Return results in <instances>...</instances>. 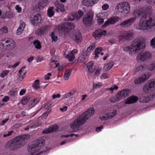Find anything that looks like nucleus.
<instances>
[{"mask_svg": "<svg viewBox=\"0 0 155 155\" xmlns=\"http://www.w3.org/2000/svg\"><path fill=\"white\" fill-rule=\"evenodd\" d=\"M94 113V110L93 108L88 109L85 111L79 114L74 121L70 125L71 128L73 132L78 130L80 126L84 125L87 120Z\"/></svg>", "mask_w": 155, "mask_h": 155, "instance_id": "f257e3e1", "label": "nucleus"}, {"mask_svg": "<svg viewBox=\"0 0 155 155\" xmlns=\"http://www.w3.org/2000/svg\"><path fill=\"white\" fill-rule=\"evenodd\" d=\"M28 137V135L26 134L16 137L13 140L9 141L6 144L5 147L11 150H14L18 147L23 146Z\"/></svg>", "mask_w": 155, "mask_h": 155, "instance_id": "f03ea898", "label": "nucleus"}, {"mask_svg": "<svg viewBox=\"0 0 155 155\" xmlns=\"http://www.w3.org/2000/svg\"><path fill=\"white\" fill-rule=\"evenodd\" d=\"M155 20L148 16L141 18L140 20L139 23L137 26V29L142 30H145L151 28H155Z\"/></svg>", "mask_w": 155, "mask_h": 155, "instance_id": "7ed1b4c3", "label": "nucleus"}, {"mask_svg": "<svg viewBox=\"0 0 155 155\" xmlns=\"http://www.w3.org/2000/svg\"><path fill=\"white\" fill-rule=\"evenodd\" d=\"M74 24L71 22H64L58 25L56 28V30L59 33L64 34L67 36L69 34L70 31L74 28Z\"/></svg>", "mask_w": 155, "mask_h": 155, "instance_id": "20e7f679", "label": "nucleus"}, {"mask_svg": "<svg viewBox=\"0 0 155 155\" xmlns=\"http://www.w3.org/2000/svg\"><path fill=\"white\" fill-rule=\"evenodd\" d=\"M45 144V142L43 140H38L36 141L32 142L28 144L27 147L28 151L31 153V155L38 151L41 149L42 146Z\"/></svg>", "mask_w": 155, "mask_h": 155, "instance_id": "39448f33", "label": "nucleus"}, {"mask_svg": "<svg viewBox=\"0 0 155 155\" xmlns=\"http://www.w3.org/2000/svg\"><path fill=\"white\" fill-rule=\"evenodd\" d=\"M3 42L0 43V50L2 51L13 49L16 45L14 41L11 39H5Z\"/></svg>", "mask_w": 155, "mask_h": 155, "instance_id": "423d86ee", "label": "nucleus"}, {"mask_svg": "<svg viewBox=\"0 0 155 155\" xmlns=\"http://www.w3.org/2000/svg\"><path fill=\"white\" fill-rule=\"evenodd\" d=\"M130 4L126 2H120L118 4L115 10L116 12H121L123 14H127L130 10Z\"/></svg>", "mask_w": 155, "mask_h": 155, "instance_id": "0eeeda50", "label": "nucleus"}, {"mask_svg": "<svg viewBox=\"0 0 155 155\" xmlns=\"http://www.w3.org/2000/svg\"><path fill=\"white\" fill-rule=\"evenodd\" d=\"M145 46L144 41L140 39H135L131 43V47L134 49L136 52L141 49L144 48Z\"/></svg>", "mask_w": 155, "mask_h": 155, "instance_id": "6e6552de", "label": "nucleus"}, {"mask_svg": "<svg viewBox=\"0 0 155 155\" xmlns=\"http://www.w3.org/2000/svg\"><path fill=\"white\" fill-rule=\"evenodd\" d=\"M155 90V79L148 81L144 85L143 91L146 93L152 92Z\"/></svg>", "mask_w": 155, "mask_h": 155, "instance_id": "1a4fd4ad", "label": "nucleus"}, {"mask_svg": "<svg viewBox=\"0 0 155 155\" xmlns=\"http://www.w3.org/2000/svg\"><path fill=\"white\" fill-rule=\"evenodd\" d=\"M133 15L134 17V18H136V20L137 17L141 16L142 18L147 17H148L146 12L143 8L135 9L133 12Z\"/></svg>", "mask_w": 155, "mask_h": 155, "instance_id": "9d476101", "label": "nucleus"}, {"mask_svg": "<svg viewBox=\"0 0 155 155\" xmlns=\"http://www.w3.org/2000/svg\"><path fill=\"white\" fill-rule=\"evenodd\" d=\"M151 57V54L149 52L140 53L137 56V60L138 61H143L147 59H149Z\"/></svg>", "mask_w": 155, "mask_h": 155, "instance_id": "9b49d317", "label": "nucleus"}, {"mask_svg": "<svg viewBox=\"0 0 155 155\" xmlns=\"http://www.w3.org/2000/svg\"><path fill=\"white\" fill-rule=\"evenodd\" d=\"M120 19V18L117 16H115L110 18L105 21L102 26V27L105 28L110 25L114 24L117 22L119 21Z\"/></svg>", "mask_w": 155, "mask_h": 155, "instance_id": "f8f14e48", "label": "nucleus"}, {"mask_svg": "<svg viewBox=\"0 0 155 155\" xmlns=\"http://www.w3.org/2000/svg\"><path fill=\"white\" fill-rule=\"evenodd\" d=\"M31 23L34 26H38L42 22L41 17V14H38L31 18Z\"/></svg>", "mask_w": 155, "mask_h": 155, "instance_id": "ddd939ff", "label": "nucleus"}, {"mask_svg": "<svg viewBox=\"0 0 155 155\" xmlns=\"http://www.w3.org/2000/svg\"><path fill=\"white\" fill-rule=\"evenodd\" d=\"M130 91L129 89H125L119 92L116 95L117 99L116 101L119 100L123 97H125L128 96Z\"/></svg>", "mask_w": 155, "mask_h": 155, "instance_id": "4468645a", "label": "nucleus"}, {"mask_svg": "<svg viewBox=\"0 0 155 155\" xmlns=\"http://www.w3.org/2000/svg\"><path fill=\"white\" fill-rule=\"evenodd\" d=\"M93 16L92 15L87 14L84 16L83 18L84 24L87 26H89L92 23Z\"/></svg>", "mask_w": 155, "mask_h": 155, "instance_id": "2eb2a0df", "label": "nucleus"}, {"mask_svg": "<svg viewBox=\"0 0 155 155\" xmlns=\"http://www.w3.org/2000/svg\"><path fill=\"white\" fill-rule=\"evenodd\" d=\"M136 21L135 18H131L124 21L120 24L122 27H128L130 26Z\"/></svg>", "mask_w": 155, "mask_h": 155, "instance_id": "dca6fc26", "label": "nucleus"}, {"mask_svg": "<svg viewBox=\"0 0 155 155\" xmlns=\"http://www.w3.org/2000/svg\"><path fill=\"white\" fill-rule=\"evenodd\" d=\"M149 78L148 75L144 74L143 77L136 78L134 80V83L136 84H140L145 82Z\"/></svg>", "mask_w": 155, "mask_h": 155, "instance_id": "f3484780", "label": "nucleus"}, {"mask_svg": "<svg viewBox=\"0 0 155 155\" xmlns=\"http://www.w3.org/2000/svg\"><path fill=\"white\" fill-rule=\"evenodd\" d=\"M55 7H56L55 10L57 12H59L60 11L63 13L65 12L64 5L62 3L56 1L54 3Z\"/></svg>", "mask_w": 155, "mask_h": 155, "instance_id": "a211bd4d", "label": "nucleus"}, {"mask_svg": "<svg viewBox=\"0 0 155 155\" xmlns=\"http://www.w3.org/2000/svg\"><path fill=\"white\" fill-rule=\"evenodd\" d=\"M138 100V97L134 95L129 97L124 102L125 104H130L136 102Z\"/></svg>", "mask_w": 155, "mask_h": 155, "instance_id": "6ab92c4d", "label": "nucleus"}, {"mask_svg": "<svg viewBox=\"0 0 155 155\" xmlns=\"http://www.w3.org/2000/svg\"><path fill=\"white\" fill-rule=\"evenodd\" d=\"M51 0H41V2L38 3L36 6L39 9L43 8L44 7L48 5Z\"/></svg>", "mask_w": 155, "mask_h": 155, "instance_id": "aec40b11", "label": "nucleus"}, {"mask_svg": "<svg viewBox=\"0 0 155 155\" xmlns=\"http://www.w3.org/2000/svg\"><path fill=\"white\" fill-rule=\"evenodd\" d=\"M95 48V44L94 43H92L89 45L85 51L84 52V55L86 56H89L91 54V52L93 51Z\"/></svg>", "mask_w": 155, "mask_h": 155, "instance_id": "412c9836", "label": "nucleus"}, {"mask_svg": "<svg viewBox=\"0 0 155 155\" xmlns=\"http://www.w3.org/2000/svg\"><path fill=\"white\" fill-rule=\"evenodd\" d=\"M73 40L77 44L81 43L82 39L81 33L78 32L75 33L73 35Z\"/></svg>", "mask_w": 155, "mask_h": 155, "instance_id": "4be33fe9", "label": "nucleus"}, {"mask_svg": "<svg viewBox=\"0 0 155 155\" xmlns=\"http://www.w3.org/2000/svg\"><path fill=\"white\" fill-rule=\"evenodd\" d=\"M99 0H82L83 5L86 6H91L97 2Z\"/></svg>", "mask_w": 155, "mask_h": 155, "instance_id": "5701e85b", "label": "nucleus"}, {"mask_svg": "<svg viewBox=\"0 0 155 155\" xmlns=\"http://www.w3.org/2000/svg\"><path fill=\"white\" fill-rule=\"evenodd\" d=\"M106 34V31L104 30L102 31L98 32L97 31H95L93 33V35L95 38V39H97L100 38L102 35H105Z\"/></svg>", "mask_w": 155, "mask_h": 155, "instance_id": "b1692460", "label": "nucleus"}, {"mask_svg": "<svg viewBox=\"0 0 155 155\" xmlns=\"http://www.w3.org/2000/svg\"><path fill=\"white\" fill-rule=\"evenodd\" d=\"M94 63L93 61H91L86 64L87 68L88 69V71L91 73H93L95 70V68L93 67Z\"/></svg>", "mask_w": 155, "mask_h": 155, "instance_id": "393cba45", "label": "nucleus"}, {"mask_svg": "<svg viewBox=\"0 0 155 155\" xmlns=\"http://www.w3.org/2000/svg\"><path fill=\"white\" fill-rule=\"evenodd\" d=\"M55 7L51 6L48 8L47 10L48 16L49 17H51L55 13Z\"/></svg>", "mask_w": 155, "mask_h": 155, "instance_id": "a878e982", "label": "nucleus"}, {"mask_svg": "<svg viewBox=\"0 0 155 155\" xmlns=\"http://www.w3.org/2000/svg\"><path fill=\"white\" fill-rule=\"evenodd\" d=\"M33 44L35 47L37 49H40L41 48V45L40 41L38 40H35L33 42Z\"/></svg>", "mask_w": 155, "mask_h": 155, "instance_id": "bb28decb", "label": "nucleus"}, {"mask_svg": "<svg viewBox=\"0 0 155 155\" xmlns=\"http://www.w3.org/2000/svg\"><path fill=\"white\" fill-rule=\"evenodd\" d=\"M84 13L81 10H79L77 13L73 15V17L77 19H79L83 15Z\"/></svg>", "mask_w": 155, "mask_h": 155, "instance_id": "cd10ccee", "label": "nucleus"}, {"mask_svg": "<svg viewBox=\"0 0 155 155\" xmlns=\"http://www.w3.org/2000/svg\"><path fill=\"white\" fill-rule=\"evenodd\" d=\"M39 102V100L37 98H35L31 100L29 103V107L30 108L34 107Z\"/></svg>", "mask_w": 155, "mask_h": 155, "instance_id": "c85d7f7f", "label": "nucleus"}, {"mask_svg": "<svg viewBox=\"0 0 155 155\" xmlns=\"http://www.w3.org/2000/svg\"><path fill=\"white\" fill-rule=\"evenodd\" d=\"M104 15L103 13H100L98 14L97 16V17L98 18L97 19V22L98 23L100 24H102L104 22V18H101L103 17V15Z\"/></svg>", "mask_w": 155, "mask_h": 155, "instance_id": "c756f323", "label": "nucleus"}, {"mask_svg": "<svg viewBox=\"0 0 155 155\" xmlns=\"http://www.w3.org/2000/svg\"><path fill=\"white\" fill-rule=\"evenodd\" d=\"M114 63L112 62H109L106 64L104 67V69L106 71L109 70L113 66Z\"/></svg>", "mask_w": 155, "mask_h": 155, "instance_id": "7c9ffc66", "label": "nucleus"}, {"mask_svg": "<svg viewBox=\"0 0 155 155\" xmlns=\"http://www.w3.org/2000/svg\"><path fill=\"white\" fill-rule=\"evenodd\" d=\"M65 57L68 59L70 61H73L75 59V56L74 54H72L70 53L68 54H66L65 56Z\"/></svg>", "mask_w": 155, "mask_h": 155, "instance_id": "2f4dec72", "label": "nucleus"}, {"mask_svg": "<svg viewBox=\"0 0 155 155\" xmlns=\"http://www.w3.org/2000/svg\"><path fill=\"white\" fill-rule=\"evenodd\" d=\"M32 87L36 90H38L40 88L39 81L37 79L35 81L34 83L32 85Z\"/></svg>", "mask_w": 155, "mask_h": 155, "instance_id": "473e14b6", "label": "nucleus"}, {"mask_svg": "<svg viewBox=\"0 0 155 155\" xmlns=\"http://www.w3.org/2000/svg\"><path fill=\"white\" fill-rule=\"evenodd\" d=\"M29 99L27 96H24L21 101V103L23 105H26L29 102Z\"/></svg>", "mask_w": 155, "mask_h": 155, "instance_id": "72a5a7b5", "label": "nucleus"}, {"mask_svg": "<svg viewBox=\"0 0 155 155\" xmlns=\"http://www.w3.org/2000/svg\"><path fill=\"white\" fill-rule=\"evenodd\" d=\"M145 65H141L139 66H138L136 68L135 70V73L140 71H142L145 69Z\"/></svg>", "mask_w": 155, "mask_h": 155, "instance_id": "f704fd0d", "label": "nucleus"}, {"mask_svg": "<svg viewBox=\"0 0 155 155\" xmlns=\"http://www.w3.org/2000/svg\"><path fill=\"white\" fill-rule=\"evenodd\" d=\"M6 13L7 15H5V16H4L3 15L1 16V17L2 18L5 19L6 18H10L14 16V14L12 12H7Z\"/></svg>", "mask_w": 155, "mask_h": 155, "instance_id": "c9c22d12", "label": "nucleus"}, {"mask_svg": "<svg viewBox=\"0 0 155 155\" xmlns=\"http://www.w3.org/2000/svg\"><path fill=\"white\" fill-rule=\"evenodd\" d=\"M134 34L132 32L127 33L125 36V39L129 40H131L134 37Z\"/></svg>", "mask_w": 155, "mask_h": 155, "instance_id": "e433bc0d", "label": "nucleus"}, {"mask_svg": "<svg viewBox=\"0 0 155 155\" xmlns=\"http://www.w3.org/2000/svg\"><path fill=\"white\" fill-rule=\"evenodd\" d=\"M117 111L116 110H112L110 111V115L108 116L109 118H112L117 114Z\"/></svg>", "mask_w": 155, "mask_h": 155, "instance_id": "4c0bfd02", "label": "nucleus"}, {"mask_svg": "<svg viewBox=\"0 0 155 155\" xmlns=\"http://www.w3.org/2000/svg\"><path fill=\"white\" fill-rule=\"evenodd\" d=\"M147 69L148 70L151 71L155 70V61L153 62L148 66Z\"/></svg>", "mask_w": 155, "mask_h": 155, "instance_id": "58836bf2", "label": "nucleus"}, {"mask_svg": "<svg viewBox=\"0 0 155 155\" xmlns=\"http://www.w3.org/2000/svg\"><path fill=\"white\" fill-rule=\"evenodd\" d=\"M48 26H45L41 27L39 30V31L41 34H43L48 29Z\"/></svg>", "mask_w": 155, "mask_h": 155, "instance_id": "ea45409f", "label": "nucleus"}, {"mask_svg": "<svg viewBox=\"0 0 155 155\" xmlns=\"http://www.w3.org/2000/svg\"><path fill=\"white\" fill-rule=\"evenodd\" d=\"M18 76L21 77L22 79H23L25 77V71H22L21 69H20L18 71Z\"/></svg>", "mask_w": 155, "mask_h": 155, "instance_id": "a19ab883", "label": "nucleus"}, {"mask_svg": "<svg viewBox=\"0 0 155 155\" xmlns=\"http://www.w3.org/2000/svg\"><path fill=\"white\" fill-rule=\"evenodd\" d=\"M50 35L51 37L52 41H56L57 40L58 37L57 36L55 35L54 32H52Z\"/></svg>", "mask_w": 155, "mask_h": 155, "instance_id": "79ce46f5", "label": "nucleus"}, {"mask_svg": "<svg viewBox=\"0 0 155 155\" xmlns=\"http://www.w3.org/2000/svg\"><path fill=\"white\" fill-rule=\"evenodd\" d=\"M85 56L84 55V54L83 55L80 56L78 59V62L82 63L85 61L86 59Z\"/></svg>", "mask_w": 155, "mask_h": 155, "instance_id": "37998d69", "label": "nucleus"}, {"mask_svg": "<svg viewBox=\"0 0 155 155\" xmlns=\"http://www.w3.org/2000/svg\"><path fill=\"white\" fill-rule=\"evenodd\" d=\"M8 32L7 28L5 26H4L0 29V33L4 34Z\"/></svg>", "mask_w": 155, "mask_h": 155, "instance_id": "c03bdc74", "label": "nucleus"}, {"mask_svg": "<svg viewBox=\"0 0 155 155\" xmlns=\"http://www.w3.org/2000/svg\"><path fill=\"white\" fill-rule=\"evenodd\" d=\"M17 93L16 90L15 89H12L8 92V94L11 97L14 96Z\"/></svg>", "mask_w": 155, "mask_h": 155, "instance_id": "a18cd8bd", "label": "nucleus"}, {"mask_svg": "<svg viewBox=\"0 0 155 155\" xmlns=\"http://www.w3.org/2000/svg\"><path fill=\"white\" fill-rule=\"evenodd\" d=\"M58 126L57 125H54L52 127H50V129L51 132H56L58 129Z\"/></svg>", "mask_w": 155, "mask_h": 155, "instance_id": "49530a36", "label": "nucleus"}, {"mask_svg": "<svg viewBox=\"0 0 155 155\" xmlns=\"http://www.w3.org/2000/svg\"><path fill=\"white\" fill-rule=\"evenodd\" d=\"M13 133V130H10L8 131L7 132H5L3 135V136L4 137H6L11 136L12 134Z\"/></svg>", "mask_w": 155, "mask_h": 155, "instance_id": "de8ad7c7", "label": "nucleus"}, {"mask_svg": "<svg viewBox=\"0 0 155 155\" xmlns=\"http://www.w3.org/2000/svg\"><path fill=\"white\" fill-rule=\"evenodd\" d=\"M9 72L8 70L4 71L2 72L0 76L2 78H4L8 74Z\"/></svg>", "mask_w": 155, "mask_h": 155, "instance_id": "09e8293b", "label": "nucleus"}, {"mask_svg": "<svg viewBox=\"0 0 155 155\" xmlns=\"http://www.w3.org/2000/svg\"><path fill=\"white\" fill-rule=\"evenodd\" d=\"M149 101V99L147 97H143L140 99V101L141 102L144 103L147 102Z\"/></svg>", "mask_w": 155, "mask_h": 155, "instance_id": "8fccbe9b", "label": "nucleus"}, {"mask_svg": "<svg viewBox=\"0 0 155 155\" xmlns=\"http://www.w3.org/2000/svg\"><path fill=\"white\" fill-rule=\"evenodd\" d=\"M118 87L117 86H115L114 87H110L108 88L107 89L106 91H111V92H113L114 90H117L118 89Z\"/></svg>", "mask_w": 155, "mask_h": 155, "instance_id": "3c124183", "label": "nucleus"}, {"mask_svg": "<svg viewBox=\"0 0 155 155\" xmlns=\"http://www.w3.org/2000/svg\"><path fill=\"white\" fill-rule=\"evenodd\" d=\"M103 50V49L101 47L97 48L95 50V53L100 54L101 52Z\"/></svg>", "mask_w": 155, "mask_h": 155, "instance_id": "603ef678", "label": "nucleus"}, {"mask_svg": "<svg viewBox=\"0 0 155 155\" xmlns=\"http://www.w3.org/2000/svg\"><path fill=\"white\" fill-rule=\"evenodd\" d=\"M73 94L71 92H69L68 93H66L64 95V98H68V97H70L71 96L73 95Z\"/></svg>", "mask_w": 155, "mask_h": 155, "instance_id": "864d4df0", "label": "nucleus"}, {"mask_svg": "<svg viewBox=\"0 0 155 155\" xmlns=\"http://www.w3.org/2000/svg\"><path fill=\"white\" fill-rule=\"evenodd\" d=\"M15 10L18 13H20L21 11V8L18 5H16L15 7Z\"/></svg>", "mask_w": 155, "mask_h": 155, "instance_id": "5fc2aeb1", "label": "nucleus"}, {"mask_svg": "<svg viewBox=\"0 0 155 155\" xmlns=\"http://www.w3.org/2000/svg\"><path fill=\"white\" fill-rule=\"evenodd\" d=\"M24 30L20 28H18L17 31V34L18 35H21L23 32Z\"/></svg>", "mask_w": 155, "mask_h": 155, "instance_id": "6e6d98bb", "label": "nucleus"}, {"mask_svg": "<svg viewBox=\"0 0 155 155\" xmlns=\"http://www.w3.org/2000/svg\"><path fill=\"white\" fill-rule=\"evenodd\" d=\"M50 132H51V131H50V127H49L48 129H46L45 130H44L42 131V133L43 134H46L49 133Z\"/></svg>", "mask_w": 155, "mask_h": 155, "instance_id": "4d7b16f0", "label": "nucleus"}, {"mask_svg": "<svg viewBox=\"0 0 155 155\" xmlns=\"http://www.w3.org/2000/svg\"><path fill=\"white\" fill-rule=\"evenodd\" d=\"M26 90L25 89H23L21 90L19 92V95L20 96H22L25 94L26 92Z\"/></svg>", "mask_w": 155, "mask_h": 155, "instance_id": "13d9d810", "label": "nucleus"}, {"mask_svg": "<svg viewBox=\"0 0 155 155\" xmlns=\"http://www.w3.org/2000/svg\"><path fill=\"white\" fill-rule=\"evenodd\" d=\"M124 38H125V36L124 35H120L118 37V39L119 41H123Z\"/></svg>", "mask_w": 155, "mask_h": 155, "instance_id": "bf43d9fd", "label": "nucleus"}, {"mask_svg": "<svg viewBox=\"0 0 155 155\" xmlns=\"http://www.w3.org/2000/svg\"><path fill=\"white\" fill-rule=\"evenodd\" d=\"M9 119L8 118H6L5 120H2L1 122L0 123L1 125H4L5 123H7V122L8 121Z\"/></svg>", "mask_w": 155, "mask_h": 155, "instance_id": "052dcab7", "label": "nucleus"}, {"mask_svg": "<svg viewBox=\"0 0 155 155\" xmlns=\"http://www.w3.org/2000/svg\"><path fill=\"white\" fill-rule=\"evenodd\" d=\"M99 118L101 120H106L107 119H110L109 117L108 116L107 117H106V116H103L102 117H100Z\"/></svg>", "mask_w": 155, "mask_h": 155, "instance_id": "680f3d73", "label": "nucleus"}, {"mask_svg": "<svg viewBox=\"0 0 155 155\" xmlns=\"http://www.w3.org/2000/svg\"><path fill=\"white\" fill-rule=\"evenodd\" d=\"M109 5L107 4H104L102 7V8L104 10H106L109 8Z\"/></svg>", "mask_w": 155, "mask_h": 155, "instance_id": "e2e57ef3", "label": "nucleus"}, {"mask_svg": "<svg viewBox=\"0 0 155 155\" xmlns=\"http://www.w3.org/2000/svg\"><path fill=\"white\" fill-rule=\"evenodd\" d=\"M132 48L130 46H127L125 48H124L123 50L127 52L129 51H131Z\"/></svg>", "mask_w": 155, "mask_h": 155, "instance_id": "0e129e2a", "label": "nucleus"}, {"mask_svg": "<svg viewBox=\"0 0 155 155\" xmlns=\"http://www.w3.org/2000/svg\"><path fill=\"white\" fill-rule=\"evenodd\" d=\"M25 26V24L24 22L21 23L18 28H20L23 30H24Z\"/></svg>", "mask_w": 155, "mask_h": 155, "instance_id": "69168bd1", "label": "nucleus"}, {"mask_svg": "<svg viewBox=\"0 0 155 155\" xmlns=\"http://www.w3.org/2000/svg\"><path fill=\"white\" fill-rule=\"evenodd\" d=\"M101 71L100 69H97L94 74V76H97L99 75Z\"/></svg>", "mask_w": 155, "mask_h": 155, "instance_id": "338daca9", "label": "nucleus"}, {"mask_svg": "<svg viewBox=\"0 0 155 155\" xmlns=\"http://www.w3.org/2000/svg\"><path fill=\"white\" fill-rule=\"evenodd\" d=\"M150 45L153 48H155V41L152 39L150 41Z\"/></svg>", "mask_w": 155, "mask_h": 155, "instance_id": "774afa93", "label": "nucleus"}]
</instances>
